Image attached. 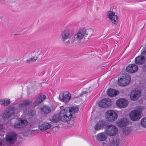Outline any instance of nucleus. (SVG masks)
Here are the masks:
<instances>
[{"label": "nucleus", "instance_id": "nucleus-1", "mask_svg": "<svg viewBox=\"0 0 146 146\" xmlns=\"http://www.w3.org/2000/svg\"><path fill=\"white\" fill-rule=\"evenodd\" d=\"M65 110H61L58 115H55L53 116L50 121L54 123H56L61 120L63 121H68L70 120L72 117V114H69V116H68L67 113Z\"/></svg>", "mask_w": 146, "mask_h": 146}, {"label": "nucleus", "instance_id": "nucleus-2", "mask_svg": "<svg viewBox=\"0 0 146 146\" xmlns=\"http://www.w3.org/2000/svg\"><path fill=\"white\" fill-rule=\"evenodd\" d=\"M17 137V134L12 132L7 135L5 143L3 144L0 140V146H11L15 142Z\"/></svg>", "mask_w": 146, "mask_h": 146}, {"label": "nucleus", "instance_id": "nucleus-3", "mask_svg": "<svg viewBox=\"0 0 146 146\" xmlns=\"http://www.w3.org/2000/svg\"><path fill=\"white\" fill-rule=\"evenodd\" d=\"M70 31L69 29H66L63 31L61 35L60 38L61 39L62 41L63 42L64 44L66 46L70 44V40H68L67 41L66 40H67L70 37Z\"/></svg>", "mask_w": 146, "mask_h": 146}, {"label": "nucleus", "instance_id": "nucleus-4", "mask_svg": "<svg viewBox=\"0 0 146 146\" xmlns=\"http://www.w3.org/2000/svg\"><path fill=\"white\" fill-rule=\"evenodd\" d=\"M107 16L111 21L112 25L116 26L118 21L117 16L115 15V13L113 11H108L106 12Z\"/></svg>", "mask_w": 146, "mask_h": 146}, {"label": "nucleus", "instance_id": "nucleus-5", "mask_svg": "<svg viewBox=\"0 0 146 146\" xmlns=\"http://www.w3.org/2000/svg\"><path fill=\"white\" fill-rule=\"evenodd\" d=\"M106 119L110 121L113 122L116 120L118 117L117 113L114 111L108 110L105 113Z\"/></svg>", "mask_w": 146, "mask_h": 146}, {"label": "nucleus", "instance_id": "nucleus-6", "mask_svg": "<svg viewBox=\"0 0 146 146\" xmlns=\"http://www.w3.org/2000/svg\"><path fill=\"white\" fill-rule=\"evenodd\" d=\"M105 131L107 135L113 136L117 133L118 129L115 126L112 125H109L108 124L105 129Z\"/></svg>", "mask_w": 146, "mask_h": 146}, {"label": "nucleus", "instance_id": "nucleus-7", "mask_svg": "<svg viewBox=\"0 0 146 146\" xmlns=\"http://www.w3.org/2000/svg\"><path fill=\"white\" fill-rule=\"evenodd\" d=\"M108 125V122L104 119H101L97 122L94 126V129L97 131L104 129Z\"/></svg>", "mask_w": 146, "mask_h": 146}, {"label": "nucleus", "instance_id": "nucleus-8", "mask_svg": "<svg viewBox=\"0 0 146 146\" xmlns=\"http://www.w3.org/2000/svg\"><path fill=\"white\" fill-rule=\"evenodd\" d=\"M14 112V108L12 107L9 108L4 112L2 118L5 120H7L11 117Z\"/></svg>", "mask_w": 146, "mask_h": 146}, {"label": "nucleus", "instance_id": "nucleus-9", "mask_svg": "<svg viewBox=\"0 0 146 146\" xmlns=\"http://www.w3.org/2000/svg\"><path fill=\"white\" fill-rule=\"evenodd\" d=\"M71 98L70 94L67 92H64L61 93L59 96V100L65 103H68Z\"/></svg>", "mask_w": 146, "mask_h": 146}, {"label": "nucleus", "instance_id": "nucleus-10", "mask_svg": "<svg viewBox=\"0 0 146 146\" xmlns=\"http://www.w3.org/2000/svg\"><path fill=\"white\" fill-rule=\"evenodd\" d=\"M130 76L128 74H126L123 78L122 77L118 79V84L121 86H125L130 83Z\"/></svg>", "mask_w": 146, "mask_h": 146}, {"label": "nucleus", "instance_id": "nucleus-11", "mask_svg": "<svg viewBox=\"0 0 146 146\" xmlns=\"http://www.w3.org/2000/svg\"><path fill=\"white\" fill-rule=\"evenodd\" d=\"M86 33V30L85 28L80 29L74 36V40H79L82 39L83 37L87 35Z\"/></svg>", "mask_w": 146, "mask_h": 146}, {"label": "nucleus", "instance_id": "nucleus-12", "mask_svg": "<svg viewBox=\"0 0 146 146\" xmlns=\"http://www.w3.org/2000/svg\"><path fill=\"white\" fill-rule=\"evenodd\" d=\"M130 118L133 121L138 120L141 117L139 111L137 110L132 111L130 114Z\"/></svg>", "mask_w": 146, "mask_h": 146}, {"label": "nucleus", "instance_id": "nucleus-13", "mask_svg": "<svg viewBox=\"0 0 146 146\" xmlns=\"http://www.w3.org/2000/svg\"><path fill=\"white\" fill-rule=\"evenodd\" d=\"M27 124V122L25 120H20L19 119L17 120L14 123V127L15 129H19L25 126Z\"/></svg>", "mask_w": 146, "mask_h": 146}, {"label": "nucleus", "instance_id": "nucleus-14", "mask_svg": "<svg viewBox=\"0 0 146 146\" xmlns=\"http://www.w3.org/2000/svg\"><path fill=\"white\" fill-rule=\"evenodd\" d=\"M111 104V102L110 99H103L98 103L99 106L102 108H106L110 106Z\"/></svg>", "mask_w": 146, "mask_h": 146}, {"label": "nucleus", "instance_id": "nucleus-15", "mask_svg": "<svg viewBox=\"0 0 146 146\" xmlns=\"http://www.w3.org/2000/svg\"><path fill=\"white\" fill-rule=\"evenodd\" d=\"M46 98V96L42 94H40L36 98L35 102L33 104L34 107H36L40 103L42 102Z\"/></svg>", "mask_w": 146, "mask_h": 146}, {"label": "nucleus", "instance_id": "nucleus-16", "mask_svg": "<svg viewBox=\"0 0 146 146\" xmlns=\"http://www.w3.org/2000/svg\"><path fill=\"white\" fill-rule=\"evenodd\" d=\"M128 101L126 99H121L118 100L116 102L117 105L121 108H124L128 104Z\"/></svg>", "mask_w": 146, "mask_h": 146}, {"label": "nucleus", "instance_id": "nucleus-17", "mask_svg": "<svg viewBox=\"0 0 146 146\" xmlns=\"http://www.w3.org/2000/svg\"><path fill=\"white\" fill-rule=\"evenodd\" d=\"M126 69L127 72L130 73H134L137 70L138 67L135 64H131L127 67Z\"/></svg>", "mask_w": 146, "mask_h": 146}, {"label": "nucleus", "instance_id": "nucleus-18", "mask_svg": "<svg viewBox=\"0 0 146 146\" xmlns=\"http://www.w3.org/2000/svg\"><path fill=\"white\" fill-rule=\"evenodd\" d=\"M146 58L144 56L140 55L136 57L135 61L136 64L139 65H141L145 62Z\"/></svg>", "mask_w": 146, "mask_h": 146}, {"label": "nucleus", "instance_id": "nucleus-19", "mask_svg": "<svg viewBox=\"0 0 146 146\" xmlns=\"http://www.w3.org/2000/svg\"><path fill=\"white\" fill-rule=\"evenodd\" d=\"M129 121L125 118H123L118 120L117 122V125L120 127L125 126L129 123Z\"/></svg>", "mask_w": 146, "mask_h": 146}, {"label": "nucleus", "instance_id": "nucleus-20", "mask_svg": "<svg viewBox=\"0 0 146 146\" xmlns=\"http://www.w3.org/2000/svg\"><path fill=\"white\" fill-rule=\"evenodd\" d=\"M107 94L110 97H114L119 93L118 91L116 90L111 88L109 89L107 91Z\"/></svg>", "mask_w": 146, "mask_h": 146}, {"label": "nucleus", "instance_id": "nucleus-21", "mask_svg": "<svg viewBox=\"0 0 146 146\" xmlns=\"http://www.w3.org/2000/svg\"><path fill=\"white\" fill-rule=\"evenodd\" d=\"M51 127V125L47 122H44L38 127V128L41 131L49 129Z\"/></svg>", "mask_w": 146, "mask_h": 146}, {"label": "nucleus", "instance_id": "nucleus-22", "mask_svg": "<svg viewBox=\"0 0 146 146\" xmlns=\"http://www.w3.org/2000/svg\"><path fill=\"white\" fill-rule=\"evenodd\" d=\"M78 107L75 106H73L72 107H70L69 108V110H68L69 111H67V110H65V109L64 110H65V111L66 112V113H67L68 115V116H69V114H72V113L73 114H74L76 112H77L78 111ZM72 118L71 117V119Z\"/></svg>", "mask_w": 146, "mask_h": 146}, {"label": "nucleus", "instance_id": "nucleus-23", "mask_svg": "<svg viewBox=\"0 0 146 146\" xmlns=\"http://www.w3.org/2000/svg\"><path fill=\"white\" fill-rule=\"evenodd\" d=\"M41 113L42 114H46L51 112V109L50 108L46 106H44L40 108Z\"/></svg>", "mask_w": 146, "mask_h": 146}, {"label": "nucleus", "instance_id": "nucleus-24", "mask_svg": "<svg viewBox=\"0 0 146 146\" xmlns=\"http://www.w3.org/2000/svg\"><path fill=\"white\" fill-rule=\"evenodd\" d=\"M119 140L117 138L114 137L111 139L109 144L110 146H117L119 144Z\"/></svg>", "mask_w": 146, "mask_h": 146}, {"label": "nucleus", "instance_id": "nucleus-25", "mask_svg": "<svg viewBox=\"0 0 146 146\" xmlns=\"http://www.w3.org/2000/svg\"><path fill=\"white\" fill-rule=\"evenodd\" d=\"M106 133H99L97 137V139L99 141H105L107 138Z\"/></svg>", "mask_w": 146, "mask_h": 146}, {"label": "nucleus", "instance_id": "nucleus-26", "mask_svg": "<svg viewBox=\"0 0 146 146\" xmlns=\"http://www.w3.org/2000/svg\"><path fill=\"white\" fill-rule=\"evenodd\" d=\"M10 103V100L9 99H4L0 100V104L1 106H8Z\"/></svg>", "mask_w": 146, "mask_h": 146}, {"label": "nucleus", "instance_id": "nucleus-27", "mask_svg": "<svg viewBox=\"0 0 146 146\" xmlns=\"http://www.w3.org/2000/svg\"><path fill=\"white\" fill-rule=\"evenodd\" d=\"M37 57L36 56H33L31 58H29V59L26 60V62L27 63L31 64L35 62L37 59Z\"/></svg>", "mask_w": 146, "mask_h": 146}, {"label": "nucleus", "instance_id": "nucleus-28", "mask_svg": "<svg viewBox=\"0 0 146 146\" xmlns=\"http://www.w3.org/2000/svg\"><path fill=\"white\" fill-rule=\"evenodd\" d=\"M32 102H30L29 100H26L23 101L20 104V106H28L31 104Z\"/></svg>", "mask_w": 146, "mask_h": 146}, {"label": "nucleus", "instance_id": "nucleus-29", "mask_svg": "<svg viewBox=\"0 0 146 146\" xmlns=\"http://www.w3.org/2000/svg\"><path fill=\"white\" fill-rule=\"evenodd\" d=\"M123 134L125 135L129 134L131 132V129L130 128L127 127L123 129Z\"/></svg>", "mask_w": 146, "mask_h": 146}, {"label": "nucleus", "instance_id": "nucleus-30", "mask_svg": "<svg viewBox=\"0 0 146 146\" xmlns=\"http://www.w3.org/2000/svg\"><path fill=\"white\" fill-rule=\"evenodd\" d=\"M141 125L143 127L146 128V117H145L142 119Z\"/></svg>", "mask_w": 146, "mask_h": 146}, {"label": "nucleus", "instance_id": "nucleus-31", "mask_svg": "<svg viewBox=\"0 0 146 146\" xmlns=\"http://www.w3.org/2000/svg\"><path fill=\"white\" fill-rule=\"evenodd\" d=\"M130 98L131 100H135L138 98L132 92L131 93Z\"/></svg>", "mask_w": 146, "mask_h": 146}, {"label": "nucleus", "instance_id": "nucleus-32", "mask_svg": "<svg viewBox=\"0 0 146 146\" xmlns=\"http://www.w3.org/2000/svg\"><path fill=\"white\" fill-rule=\"evenodd\" d=\"M132 92L138 98L140 96L141 94V92L140 90H135Z\"/></svg>", "mask_w": 146, "mask_h": 146}, {"label": "nucleus", "instance_id": "nucleus-33", "mask_svg": "<svg viewBox=\"0 0 146 146\" xmlns=\"http://www.w3.org/2000/svg\"><path fill=\"white\" fill-rule=\"evenodd\" d=\"M2 119L0 118V131H3L5 130V127L1 122Z\"/></svg>", "mask_w": 146, "mask_h": 146}, {"label": "nucleus", "instance_id": "nucleus-34", "mask_svg": "<svg viewBox=\"0 0 146 146\" xmlns=\"http://www.w3.org/2000/svg\"><path fill=\"white\" fill-rule=\"evenodd\" d=\"M141 54L143 55L146 54V46L144 47L142 49Z\"/></svg>", "mask_w": 146, "mask_h": 146}, {"label": "nucleus", "instance_id": "nucleus-35", "mask_svg": "<svg viewBox=\"0 0 146 146\" xmlns=\"http://www.w3.org/2000/svg\"><path fill=\"white\" fill-rule=\"evenodd\" d=\"M88 92H86V91H84L83 92H82L81 94H80V96H84V95H87L88 94Z\"/></svg>", "mask_w": 146, "mask_h": 146}, {"label": "nucleus", "instance_id": "nucleus-36", "mask_svg": "<svg viewBox=\"0 0 146 146\" xmlns=\"http://www.w3.org/2000/svg\"><path fill=\"white\" fill-rule=\"evenodd\" d=\"M105 66H103L101 67V69H104V68H105Z\"/></svg>", "mask_w": 146, "mask_h": 146}, {"label": "nucleus", "instance_id": "nucleus-37", "mask_svg": "<svg viewBox=\"0 0 146 146\" xmlns=\"http://www.w3.org/2000/svg\"><path fill=\"white\" fill-rule=\"evenodd\" d=\"M143 67H146V66H144Z\"/></svg>", "mask_w": 146, "mask_h": 146}]
</instances>
